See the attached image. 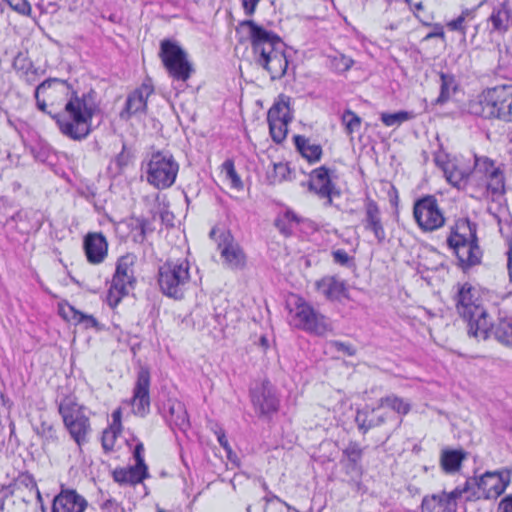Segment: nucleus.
I'll return each mask as SVG.
<instances>
[{"instance_id": "1", "label": "nucleus", "mask_w": 512, "mask_h": 512, "mask_svg": "<svg viewBox=\"0 0 512 512\" xmlns=\"http://www.w3.org/2000/svg\"><path fill=\"white\" fill-rule=\"evenodd\" d=\"M35 98L38 109L56 120L63 135L80 141L91 133L97 104L90 93L79 94L66 81L55 78L42 82Z\"/></svg>"}, {"instance_id": "2", "label": "nucleus", "mask_w": 512, "mask_h": 512, "mask_svg": "<svg viewBox=\"0 0 512 512\" xmlns=\"http://www.w3.org/2000/svg\"><path fill=\"white\" fill-rule=\"evenodd\" d=\"M240 27L247 29L253 48L254 61L263 67L272 79L282 77L286 72L288 61L281 39L251 20L241 22Z\"/></svg>"}, {"instance_id": "3", "label": "nucleus", "mask_w": 512, "mask_h": 512, "mask_svg": "<svg viewBox=\"0 0 512 512\" xmlns=\"http://www.w3.org/2000/svg\"><path fill=\"white\" fill-rule=\"evenodd\" d=\"M456 307L459 314L468 321L470 336L478 340H485L489 337L491 323L475 288L469 284L462 285L457 294Z\"/></svg>"}, {"instance_id": "4", "label": "nucleus", "mask_w": 512, "mask_h": 512, "mask_svg": "<svg viewBox=\"0 0 512 512\" xmlns=\"http://www.w3.org/2000/svg\"><path fill=\"white\" fill-rule=\"evenodd\" d=\"M447 244L456 254L463 267L480 262L482 252L477 244L476 226L468 219H458L451 227Z\"/></svg>"}, {"instance_id": "5", "label": "nucleus", "mask_w": 512, "mask_h": 512, "mask_svg": "<svg viewBox=\"0 0 512 512\" xmlns=\"http://www.w3.org/2000/svg\"><path fill=\"white\" fill-rule=\"evenodd\" d=\"M58 411L71 438L78 446L85 444L91 433V423L86 415V408L78 403L75 396L69 395L60 400Z\"/></svg>"}, {"instance_id": "6", "label": "nucleus", "mask_w": 512, "mask_h": 512, "mask_svg": "<svg viewBox=\"0 0 512 512\" xmlns=\"http://www.w3.org/2000/svg\"><path fill=\"white\" fill-rule=\"evenodd\" d=\"M190 279V263L187 259L169 260L159 269L160 289L164 294L175 299L183 297Z\"/></svg>"}, {"instance_id": "7", "label": "nucleus", "mask_w": 512, "mask_h": 512, "mask_svg": "<svg viewBox=\"0 0 512 512\" xmlns=\"http://www.w3.org/2000/svg\"><path fill=\"white\" fill-rule=\"evenodd\" d=\"M137 257L134 254H126L117 261L116 271L107 294V302L110 307H116L121 299L128 295L135 284L134 266Z\"/></svg>"}, {"instance_id": "8", "label": "nucleus", "mask_w": 512, "mask_h": 512, "mask_svg": "<svg viewBox=\"0 0 512 512\" xmlns=\"http://www.w3.org/2000/svg\"><path fill=\"white\" fill-rule=\"evenodd\" d=\"M179 170L173 156L166 152L153 153L146 164L147 182L158 189L170 187L176 179Z\"/></svg>"}, {"instance_id": "9", "label": "nucleus", "mask_w": 512, "mask_h": 512, "mask_svg": "<svg viewBox=\"0 0 512 512\" xmlns=\"http://www.w3.org/2000/svg\"><path fill=\"white\" fill-rule=\"evenodd\" d=\"M159 55L173 79L186 81L190 78L194 71L192 64L188 60L187 53L175 42L162 41Z\"/></svg>"}, {"instance_id": "10", "label": "nucleus", "mask_w": 512, "mask_h": 512, "mask_svg": "<svg viewBox=\"0 0 512 512\" xmlns=\"http://www.w3.org/2000/svg\"><path fill=\"white\" fill-rule=\"evenodd\" d=\"M413 218L423 232H434L445 225L444 212L437 199L432 195L424 196L415 201Z\"/></svg>"}, {"instance_id": "11", "label": "nucleus", "mask_w": 512, "mask_h": 512, "mask_svg": "<svg viewBox=\"0 0 512 512\" xmlns=\"http://www.w3.org/2000/svg\"><path fill=\"white\" fill-rule=\"evenodd\" d=\"M512 86H498L484 91L480 97L484 118H500L508 121Z\"/></svg>"}, {"instance_id": "12", "label": "nucleus", "mask_w": 512, "mask_h": 512, "mask_svg": "<svg viewBox=\"0 0 512 512\" xmlns=\"http://www.w3.org/2000/svg\"><path fill=\"white\" fill-rule=\"evenodd\" d=\"M474 176L485 183L488 193L493 197L501 196L505 192V177L500 166L487 157H475Z\"/></svg>"}, {"instance_id": "13", "label": "nucleus", "mask_w": 512, "mask_h": 512, "mask_svg": "<svg viewBox=\"0 0 512 512\" xmlns=\"http://www.w3.org/2000/svg\"><path fill=\"white\" fill-rule=\"evenodd\" d=\"M470 481H466L463 487H457L453 491L426 496L422 501V512H456L458 500H470Z\"/></svg>"}, {"instance_id": "14", "label": "nucleus", "mask_w": 512, "mask_h": 512, "mask_svg": "<svg viewBox=\"0 0 512 512\" xmlns=\"http://www.w3.org/2000/svg\"><path fill=\"white\" fill-rule=\"evenodd\" d=\"M268 123L272 139L281 143L287 136L288 124L292 120L290 98L280 96L268 111Z\"/></svg>"}, {"instance_id": "15", "label": "nucleus", "mask_w": 512, "mask_h": 512, "mask_svg": "<svg viewBox=\"0 0 512 512\" xmlns=\"http://www.w3.org/2000/svg\"><path fill=\"white\" fill-rule=\"evenodd\" d=\"M468 481H470V488L477 486V498L492 499L505 491L511 481V475L508 470L486 472L478 480L469 479Z\"/></svg>"}, {"instance_id": "16", "label": "nucleus", "mask_w": 512, "mask_h": 512, "mask_svg": "<svg viewBox=\"0 0 512 512\" xmlns=\"http://www.w3.org/2000/svg\"><path fill=\"white\" fill-rule=\"evenodd\" d=\"M295 318L298 321L297 325L317 335H325L332 329L328 319L315 311L302 299L296 301Z\"/></svg>"}, {"instance_id": "17", "label": "nucleus", "mask_w": 512, "mask_h": 512, "mask_svg": "<svg viewBox=\"0 0 512 512\" xmlns=\"http://www.w3.org/2000/svg\"><path fill=\"white\" fill-rule=\"evenodd\" d=\"M435 162L443 170L446 180L457 188L465 186L469 176L474 175L473 164L464 158L443 160L441 156H437Z\"/></svg>"}, {"instance_id": "18", "label": "nucleus", "mask_w": 512, "mask_h": 512, "mask_svg": "<svg viewBox=\"0 0 512 512\" xmlns=\"http://www.w3.org/2000/svg\"><path fill=\"white\" fill-rule=\"evenodd\" d=\"M222 263L231 270H242L246 266V254L230 233H223L218 242Z\"/></svg>"}, {"instance_id": "19", "label": "nucleus", "mask_w": 512, "mask_h": 512, "mask_svg": "<svg viewBox=\"0 0 512 512\" xmlns=\"http://www.w3.org/2000/svg\"><path fill=\"white\" fill-rule=\"evenodd\" d=\"M149 387V371L145 368H141L138 372L133 398L131 399L133 413L141 417L145 416L150 410Z\"/></svg>"}, {"instance_id": "20", "label": "nucleus", "mask_w": 512, "mask_h": 512, "mask_svg": "<svg viewBox=\"0 0 512 512\" xmlns=\"http://www.w3.org/2000/svg\"><path fill=\"white\" fill-rule=\"evenodd\" d=\"M86 499L72 489H62L53 499L52 512H84Z\"/></svg>"}, {"instance_id": "21", "label": "nucleus", "mask_w": 512, "mask_h": 512, "mask_svg": "<svg viewBox=\"0 0 512 512\" xmlns=\"http://www.w3.org/2000/svg\"><path fill=\"white\" fill-rule=\"evenodd\" d=\"M315 287L328 300L340 301L343 298H347V284L337 276H324L315 282Z\"/></svg>"}, {"instance_id": "22", "label": "nucleus", "mask_w": 512, "mask_h": 512, "mask_svg": "<svg viewBox=\"0 0 512 512\" xmlns=\"http://www.w3.org/2000/svg\"><path fill=\"white\" fill-rule=\"evenodd\" d=\"M310 190L314 191L320 198L326 199V203H332V194L334 193V186L331 182L329 172L325 167H320L311 173Z\"/></svg>"}, {"instance_id": "23", "label": "nucleus", "mask_w": 512, "mask_h": 512, "mask_svg": "<svg viewBox=\"0 0 512 512\" xmlns=\"http://www.w3.org/2000/svg\"><path fill=\"white\" fill-rule=\"evenodd\" d=\"M252 402L256 410L262 415H268L278 409V399L273 388L262 384L252 393Z\"/></svg>"}, {"instance_id": "24", "label": "nucleus", "mask_w": 512, "mask_h": 512, "mask_svg": "<svg viewBox=\"0 0 512 512\" xmlns=\"http://www.w3.org/2000/svg\"><path fill=\"white\" fill-rule=\"evenodd\" d=\"M87 259L92 264H99L107 256L108 244L101 233H89L84 239Z\"/></svg>"}, {"instance_id": "25", "label": "nucleus", "mask_w": 512, "mask_h": 512, "mask_svg": "<svg viewBox=\"0 0 512 512\" xmlns=\"http://www.w3.org/2000/svg\"><path fill=\"white\" fill-rule=\"evenodd\" d=\"M363 222L365 229L372 231L379 243L384 241L386 234L381 221L380 210L373 200H368L365 203V218Z\"/></svg>"}, {"instance_id": "26", "label": "nucleus", "mask_w": 512, "mask_h": 512, "mask_svg": "<svg viewBox=\"0 0 512 512\" xmlns=\"http://www.w3.org/2000/svg\"><path fill=\"white\" fill-rule=\"evenodd\" d=\"M153 86L150 80L143 82V84L131 93L126 102V110L129 114H136L143 112L146 108L147 99L153 93Z\"/></svg>"}, {"instance_id": "27", "label": "nucleus", "mask_w": 512, "mask_h": 512, "mask_svg": "<svg viewBox=\"0 0 512 512\" xmlns=\"http://www.w3.org/2000/svg\"><path fill=\"white\" fill-rule=\"evenodd\" d=\"M59 311L64 319L73 322L75 325H83L86 329H98L99 327V323L93 315L85 314L69 304L60 305Z\"/></svg>"}, {"instance_id": "28", "label": "nucleus", "mask_w": 512, "mask_h": 512, "mask_svg": "<svg viewBox=\"0 0 512 512\" xmlns=\"http://www.w3.org/2000/svg\"><path fill=\"white\" fill-rule=\"evenodd\" d=\"M147 476V471L140 466L116 469L113 472V478L120 484H137Z\"/></svg>"}, {"instance_id": "29", "label": "nucleus", "mask_w": 512, "mask_h": 512, "mask_svg": "<svg viewBox=\"0 0 512 512\" xmlns=\"http://www.w3.org/2000/svg\"><path fill=\"white\" fill-rule=\"evenodd\" d=\"M465 454L461 450H443L440 457L442 469L447 473H454L461 467Z\"/></svg>"}, {"instance_id": "30", "label": "nucleus", "mask_w": 512, "mask_h": 512, "mask_svg": "<svg viewBox=\"0 0 512 512\" xmlns=\"http://www.w3.org/2000/svg\"><path fill=\"white\" fill-rule=\"evenodd\" d=\"M295 144L302 156L309 162H316L320 159L322 155V148L320 145L311 142L303 136H296Z\"/></svg>"}, {"instance_id": "31", "label": "nucleus", "mask_w": 512, "mask_h": 512, "mask_svg": "<svg viewBox=\"0 0 512 512\" xmlns=\"http://www.w3.org/2000/svg\"><path fill=\"white\" fill-rule=\"evenodd\" d=\"M220 177L224 185L231 189L240 190L243 187L242 180L235 170L232 160L227 159L221 166Z\"/></svg>"}, {"instance_id": "32", "label": "nucleus", "mask_w": 512, "mask_h": 512, "mask_svg": "<svg viewBox=\"0 0 512 512\" xmlns=\"http://www.w3.org/2000/svg\"><path fill=\"white\" fill-rule=\"evenodd\" d=\"M510 12L506 7L494 9L489 21L492 24V31L503 34L508 31L509 28Z\"/></svg>"}, {"instance_id": "33", "label": "nucleus", "mask_w": 512, "mask_h": 512, "mask_svg": "<svg viewBox=\"0 0 512 512\" xmlns=\"http://www.w3.org/2000/svg\"><path fill=\"white\" fill-rule=\"evenodd\" d=\"M495 338L502 344L512 347V319H503L492 329Z\"/></svg>"}, {"instance_id": "34", "label": "nucleus", "mask_w": 512, "mask_h": 512, "mask_svg": "<svg viewBox=\"0 0 512 512\" xmlns=\"http://www.w3.org/2000/svg\"><path fill=\"white\" fill-rule=\"evenodd\" d=\"M380 407H387L398 414L406 415L411 409V404L396 395H389L380 399Z\"/></svg>"}, {"instance_id": "35", "label": "nucleus", "mask_w": 512, "mask_h": 512, "mask_svg": "<svg viewBox=\"0 0 512 512\" xmlns=\"http://www.w3.org/2000/svg\"><path fill=\"white\" fill-rule=\"evenodd\" d=\"M381 121L387 127L400 126L403 122L409 121L415 117L413 112L399 111L396 113L383 112L380 115Z\"/></svg>"}, {"instance_id": "36", "label": "nucleus", "mask_w": 512, "mask_h": 512, "mask_svg": "<svg viewBox=\"0 0 512 512\" xmlns=\"http://www.w3.org/2000/svg\"><path fill=\"white\" fill-rule=\"evenodd\" d=\"M440 79H441V89H440V95L437 98V103L442 104V103L446 102L451 97V95L455 92L456 84H455L454 77L451 75H446V74L442 73L440 75Z\"/></svg>"}, {"instance_id": "37", "label": "nucleus", "mask_w": 512, "mask_h": 512, "mask_svg": "<svg viewBox=\"0 0 512 512\" xmlns=\"http://www.w3.org/2000/svg\"><path fill=\"white\" fill-rule=\"evenodd\" d=\"M386 408L387 407H380L379 403L376 408L372 409L369 419L367 420V423L364 420V422L361 424V427H365V430H368L372 427H376L385 423L389 418V415L383 411V409Z\"/></svg>"}, {"instance_id": "38", "label": "nucleus", "mask_w": 512, "mask_h": 512, "mask_svg": "<svg viewBox=\"0 0 512 512\" xmlns=\"http://www.w3.org/2000/svg\"><path fill=\"white\" fill-rule=\"evenodd\" d=\"M342 122L345 126L346 133L351 137L353 133L359 131L361 126V118L350 110L343 113Z\"/></svg>"}, {"instance_id": "39", "label": "nucleus", "mask_w": 512, "mask_h": 512, "mask_svg": "<svg viewBox=\"0 0 512 512\" xmlns=\"http://www.w3.org/2000/svg\"><path fill=\"white\" fill-rule=\"evenodd\" d=\"M409 5L414 16L419 19L423 24H429L431 17L427 13L422 0H405Z\"/></svg>"}, {"instance_id": "40", "label": "nucleus", "mask_w": 512, "mask_h": 512, "mask_svg": "<svg viewBox=\"0 0 512 512\" xmlns=\"http://www.w3.org/2000/svg\"><path fill=\"white\" fill-rule=\"evenodd\" d=\"M290 173L289 165L287 163L279 162L274 164L273 173L270 175V178L273 183L282 182L289 178Z\"/></svg>"}, {"instance_id": "41", "label": "nucleus", "mask_w": 512, "mask_h": 512, "mask_svg": "<svg viewBox=\"0 0 512 512\" xmlns=\"http://www.w3.org/2000/svg\"><path fill=\"white\" fill-rule=\"evenodd\" d=\"M335 400L337 402L332 406V411L334 413V418H340L351 409V406L348 405L347 399L340 392L336 393Z\"/></svg>"}, {"instance_id": "42", "label": "nucleus", "mask_w": 512, "mask_h": 512, "mask_svg": "<svg viewBox=\"0 0 512 512\" xmlns=\"http://www.w3.org/2000/svg\"><path fill=\"white\" fill-rule=\"evenodd\" d=\"M266 508L264 512H285V507H291L284 501L280 500L277 496L266 497Z\"/></svg>"}, {"instance_id": "43", "label": "nucleus", "mask_w": 512, "mask_h": 512, "mask_svg": "<svg viewBox=\"0 0 512 512\" xmlns=\"http://www.w3.org/2000/svg\"><path fill=\"white\" fill-rule=\"evenodd\" d=\"M470 13L466 10L461 13L456 19H453L447 22L446 26L450 31H458L462 34L466 32V17L469 16Z\"/></svg>"}, {"instance_id": "44", "label": "nucleus", "mask_w": 512, "mask_h": 512, "mask_svg": "<svg viewBox=\"0 0 512 512\" xmlns=\"http://www.w3.org/2000/svg\"><path fill=\"white\" fill-rule=\"evenodd\" d=\"M6 2L20 14L29 15L31 12V6L27 0H6Z\"/></svg>"}, {"instance_id": "45", "label": "nucleus", "mask_w": 512, "mask_h": 512, "mask_svg": "<svg viewBox=\"0 0 512 512\" xmlns=\"http://www.w3.org/2000/svg\"><path fill=\"white\" fill-rule=\"evenodd\" d=\"M353 64V60L344 55H340L334 59V67L336 70L344 72L347 71Z\"/></svg>"}, {"instance_id": "46", "label": "nucleus", "mask_w": 512, "mask_h": 512, "mask_svg": "<svg viewBox=\"0 0 512 512\" xmlns=\"http://www.w3.org/2000/svg\"><path fill=\"white\" fill-rule=\"evenodd\" d=\"M347 457L354 463L360 460L362 455V450L356 444H350L344 451Z\"/></svg>"}, {"instance_id": "47", "label": "nucleus", "mask_w": 512, "mask_h": 512, "mask_svg": "<svg viewBox=\"0 0 512 512\" xmlns=\"http://www.w3.org/2000/svg\"><path fill=\"white\" fill-rule=\"evenodd\" d=\"M116 438H117V436L114 434V432H111L108 429H106L103 432V436H102V445H103L104 449L112 450L114 447Z\"/></svg>"}, {"instance_id": "48", "label": "nucleus", "mask_w": 512, "mask_h": 512, "mask_svg": "<svg viewBox=\"0 0 512 512\" xmlns=\"http://www.w3.org/2000/svg\"><path fill=\"white\" fill-rule=\"evenodd\" d=\"M332 255H333L334 261L340 265H346L350 261V256L343 249H338V250L334 251Z\"/></svg>"}, {"instance_id": "49", "label": "nucleus", "mask_w": 512, "mask_h": 512, "mask_svg": "<svg viewBox=\"0 0 512 512\" xmlns=\"http://www.w3.org/2000/svg\"><path fill=\"white\" fill-rule=\"evenodd\" d=\"M143 451H144L143 444L136 445L135 450H134V458L136 460L135 466L143 467V469H145V471H147V467L144 463V458L142 455Z\"/></svg>"}, {"instance_id": "50", "label": "nucleus", "mask_w": 512, "mask_h": 512, "mask_svg": "<svg viewBox=\"0 0 512 512\" xmlns=\"http://www.w3.org/2000/svg\"><path fill=\"white\" fill-rule=\"evenodd\" d=\"M498 512H512V495H508L501 500Z\"/></svg>"}, {"instance_id": "51", "label": "nucleus", "mask_w": 512, "mask_h": 512, "mask_svg": "<svg viewBox=\"0 0 512 512\" xmlns=\"http://www.w3.org/2000/svg\"><path fill=\"white\" fill-rule=\"evenodd\" d=\"M130 159H131L130 153L128 151H126L125 148H123V150L117 156L116 162H117L118 166L124 167V166L128 165V163L130 162Z\"/></svg>"}, {"instance_id": "52", "label": "nucleus", "mask_w": 512, "mask_h": 512, "mask_svg": "<svg viewBox=\"0 0 512 512\" xmlns=\"http://www.w3.org/2000/svg\"><path fill=\"white\" fill-rule=\"evenodd\" d=\"M260 0H242L243 8L248 15L255 12L256 6Z\"/></svg>"}, {"instance_id": "53", "label": "nucleus", "mask_w": 512, "mask_h": 512, "mask_svg": "<svg viewBox=\"0 0 512 512\" xmlns=\"http://www.w3.org/2000/svg\"><path fill=\"white\" fill-rule=\"evenodd\" d=\"M331 345L335 347L338 351H342L346 353L347 355H353L354 349L351 346H348L341 342H332Z\"/></svg>"}, {"instance_id": "54", "label": "nucleus", "mask_w": 512, "mask_h": 512, "mask_svg": "<svg viewBox=\"0 0 512 512\" xmlns=\"http://www.w3.org/2000/svg\"><path fill=\"white\" fill-rule=\"evenodd\" d=\"M109 431L114 432L116 436H118L122 431V423L112 421L111 425L108 428Z\"/></svg>"}, {"instance_id": "55", "label": "nucleus", "mask_w": 512, "mask_h": 512, "mask_svg": "<svg viewBox=\"0 0 512 512\" xmlns=\"http://www.w3.org/2000/svg\"><path fill=\"white\" fill-rule=\"evenodd\" d=\"M217 438H218V442H219V444H220V445H221L225 450L229 451V450H230V449H229V444H228L227 439L225 438V434H224L223 432H221V431H220V432L218 433Z\"/></svg>"}, {"instance_id": "56", "label": "nucleus", "mask_w": 512, "mask_h": 512, "mask_svg": "<svg viewBox=\"0 0 512 512\" xmlns=\"http://www.w3.org/2000/svg\"><path fill=\"white\" fill-rule=\"evenodd\" d=\"M144 235H145V227H144V224H140V227H139V234L135 235V240L136 241H142L144 239Z\"/></svg>"}, {"instance_id": "57", "label": "nucleus", "mask_w": 512, "mask_h": 512, "mask_svg": "<svg viewBox=\"0 0 512 512\" xmlns=\"http://www.w3.org/2000/svg\"><path fill=\"white\" fill-rule=\"evenodd\" d=\"M25 512H44V510L35 502Z\"/></svg>"}, {"instance_id": "58", "label": "nucleus", "mask_w": 512, "mask_h": 512, "mask_svg": "<svg viewBox=\"0 0 512 512\" xmlns=\"http://www.w3.org/2000/svg\"><path fill=\"white\" fill-rule=\"evenodd\" d=\"M121 409H117L112 413V421L114 422H121Z\"/></svg>"}, {"instance_id": "59", "label": "nucleus", "mask_w": 512, "mask_h": 512, "mask_svg": "<svg viewBox=\"0 0 512 512\" xmlns=\"http://www.w3.org/2000/svg\"><path fill=\"white\" fill-rule=\"evenodd\" d=\"M178 425L181 427V428H185L186 426H188V420L186 418V413L183 412V416L181 418V421L178 423Z\"/></svg>"}, {"instance_id": "60", "label": "nucleus", "mask_w": 512, "mask_h": 512, "mask_svg": "<svg viewBox=\"0 0 512 512\" xmlns=\"http://www.w3.org/2000/svg\"><path fill=\"white\" fill-rule=\"evenodd\" d=\"M18 505L19 506H23V505L27 506V503H26V501L23 498H21V499L18 500Z\"/></svg>"}, {"instance_id": "61", "label": "nucleus", "mask_w": 512, "mask_h": 512, "mask_svg": "<svg viewBox=\"0 0 512 512\" xmlns=\"http://www.w3.org/2000/svg\"><path fill=\"white\" fill-rule=\"evenodd\" d=\"M6 115L5 111L0 107V120Z\"/></svg>"}, {"instance_id": "62", "label": "nucleus", "mask_w": 512, "mask_h": 512, "mask_svg": "<svg viewBox=\"0 0 512 512\" xmlns=\"http://www.w3.org/2000/svg\"><path fill=\"white\" fill-rule=\"evenodd\" d=\"M215 235V229H213L211 232H210V236L213 237Z\"/></svg>"}, {"instance_id": "63", "label": "nucleus", "mask_w": 512, "mask_h": 512, "mask_svg": "<svg viewBox=\"0 0 512 512\" xmlns=\"http://www.w3.org/2000/svg\"><path fill=\"white\" fill-rule=\"evenodd\" d=\"M508 431L512 434V423L510 424Z\"/></svg>"}]
</instances>
